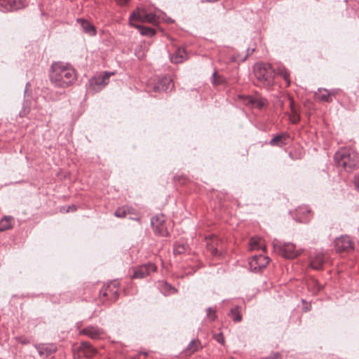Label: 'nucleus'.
Masks as SVG:
<instances>
[{"mask_svg": "<svg viewBox=\"0 0 359 359\" xmlns=\"http://www.w3.org/2000/svg\"><path fill=\"white\" fill-rule=\"evenodd\" d=\"M29 83H27V85H26V87L27 88V86H29Z\"/></svg>", "mask_w": 359, "mask_h": 359, "instance_id": "obj_43", "label": "nucleus"}, {"mask_svg": "<svg viewBox=\"0 0 359 359\" xmlns=\"http://www.w3.org/2000/svg\"><path fill=\"white\" fill-rule=\"evenodd\" d=\"M70 210H76V207H75L74 205L69 206L68 210H67V211L68 212V211H69Z\"/></svg>", "mask_w": 359, "mask_h": 359, "instance_id": "obj_41", "label": "nucleus"}, {"mask_svg": "<svg viewBox=\"0 0 359 359\" xmlns=\"http://www.w3.org/2000/svg\"><path fill=\"white\" fill-rule=\"evenodd\" d=\"M102 333V330L96 327L88 326L80 331L81 334L88 336L92 339L98 338Z\"/></svg>", "mask_w": 359, "mask_h": 359, "instance_id": "obj_16", "label": "nucleus"}, {"mask_svg": "<svg viewBox=\"0 0 359 359\" xmlns=\"http://www.w3.org/2000/svg\"><path fill=\"white\" fill-rule=\"evenodd\" d=\"M355 188L359 191V174L355 175L353 179Z\"/></svg>", "mask_w": 359, "mask_h": 359, "instance_id": "obj_37", "label": "nucleus"}, {"mask_svg": "<svg viewBox=\"0 0 359 359\" xmlns=\"http://www.w3.org/2000/svg\"><path fill=\"white\" fill-rule=\"evenodd\" d=\"M131 25L138 29L140 34L143 36H152L156 34V31L153 28L136 24H132Z\"/></svg>", "mask_w": 359, "mask_h": 359, "instance_id": "obj_22", "label": "nucleus"}, {"mask_svg": "<svg viewBox=\"0 0 359 359\" xmlns=\"http://www.w3.org/2000/svg\"><path fill=\"white\" fill-rule=\"evenodd\" d=\"M0 6L7 11L18 10L25 6V0H0Z\"/></svg>", "mask_w": 359, "mask_h": 359, "instance_id": "obj_13", "label": "nucleus"}, {"mask_svg": "<svg viewBox=\"0 0 359 359\" xmlns=\"http://www.w3.org/2000/svg\"><path fill=\"white\" fill-rule=\"evenodd\" d=\"M130 212V208L128 207H121L116 209L114 215L119 218L125 217Z\"/></svg>", "mask_w": 359, "mask_h": 359, "instance_id": "obj_27", "label": "nucleus"}, {"mask_svg": "<svg viewBox=\"0 0 359 359\" xmlns=\"http://www.w3.org/2000/svg\"><path fill=\"white\" fill-rule=\"evenodd\" d=\"M266 100L261 97H246V103L251 104L252 106L262 109L266 104Z\"/></svg>", "mask_w": 359, "mask_h": 359, "instance_id": "obj_19", "label": "nucleus"}, {"mask_svg": "<svg viewBox=\"0 0 359 359\" xmlns=\"http://www.w3.org/2000/svg\"><path fill=\"white\" fill-rule=\"evenodd\" d=\"M156 266L152 263H148L138 266L134 271L133 278H143L152 271H155Z\"/></svg>", "mask_w": 359, "mask_h": 359, "instance_id": "obj_11", "label": "nucleus"}, {"mask_svg": "<svg viewBox=\"0 0 359 359\" xmlns=\"http://www.w3.org/2000/svg\"><path fill=\"white\" fill-rule=\"evenodd\" d=\"M289 135L287 133H282L275 135L269 142L271 146L283 147L287 144Z\"/></svg>", "mask_w": 359, "mask_h": 359, "instance_id": "obj_15", "label": "nucleus"}, {"mask_svg": "<svg viewBox=\"0 0 359 359\" xmlns=\"http://www.w3.org/2000/svg\"><path fill=\"white\" fill-rule=\"evenodd\" d=\"M215 250V252H213V254L216 255L217 254V250Z\"/></svg>", "mask_w": 359, "mask_h": 359, "instance_id": "obj_42", "label": "nucleus"}, {"mask_svg": "<svg viewBox=\"0 0 359 359\" xmlns=\"http://www.w3.org/2000/svg\"><path fill=\"white\" fill-rule=\"evenodd\" d=\"M13 218L11 216H5L0 220V231H6L12 228Z\"/></svg>", "mask_w": 359, "mask_h": 359, "instance_id": "obj_23", "label": "nucleus"}, {"mask_svg": "<svg viewBox=\"0 0 359 359\" xmlns=\"http://www.w3.org/2000/svg\"><path fill=\"white\" fill-rule=\"evenodd\" d=\"M187 54L183 48H178L175 52L170 56V60L172 63L178 64L186 60Z\"/></svg>", "mask_w": 359, "mask_h": 359, "instance_id": "obj_18", "label": "nucleus"}, {"mask_svg": "<svg viewBox=\"0 0 359 359\" xmlns=\"http://www.w3.org/2000/svg\"><path fill=\"white\" fill-rule=\"evenodd\" d=\"M269 262V258L263 255H255L249 261L252 271L257 272L265 268Z\"/></svg>", "mask_w": 359, "mask_h": 359, "instance_id": "obj_8", "label": "nucleus"}, {"mask_svg": "<svg viewBox=\"0 0 359 359\" xmlns=\"http://www.w3.org/2000/svg\"><path fill=\"white\" fill-rule=\"evenodd\" d=\"M273 248L280 255L286 259H294L301 254V251L296 248L292 243H284L275 240L273 243Z\"/></svg>", "mask_w": 359, "mask_h": 359, "instance_id": "obj_4", "label": "nucleus"}, {"mask_svg": "<svg viewBox=\"0 0 359 359\" xmlns=\"http://www.w3.org/2000/svg\"><path fill=\"white\" fill-rule=\"evenodd\" d=\"M118 283L116 282L111 283L110 285H107V287H103L102 290H100V295H102L103 297H106L108 295L109 292L115 294L116 297L118 295V290L116 289Z\"/></svg>", "mask_w": 359, "mask_h": 359, "instance_id": "obj_20", "label": "nucleus"}, {"mask_svg": "<svg viewBox=\"0 0 359 359\" xmlns=\"http://www.w3.org/2000/svg\"><path fill=\"white\" fill-rule=\"evenodd\" d=\"M325 262V255L320 251H316L311 254L309 257V266L315 270H320Z\"/></svg>", "mask_w": 359, "mask_h": 359, "instance_id": "obj_9", "label": "nucleus"}, {"mask_svg": "<svg viewBox=\"0 0 359 359\" xmlns=\"http://www.w3.org/2000/svg\"><path fill=\"white\" fill-rule=\"evenodd\" d=\"M254 74L257 81L264 87L269 88L273 85L276 72L271 64H255L254 66Z\"/></svg>", "mask_w": 359, "mask_h": 359, "instance_id": "obj_3", "label": "nucleus"}, {"mask_svg": "<svg viewBox=\"0 0 359 359\" xmlns=\"http://www.w3.org/2000/svg\"><path fill=\"white\" fill-rule=\"evenodd\" d=\"M135 54L139 60H142L144 57V52L142 50V48L141 46H139L138 47L136 48V49L135 50Z\"/></svg>", "mask_w": 359, "mask_h": 359, "instance_id": "obj_30", "label": "nucleus"}, {"mask_svg": "<svg viewBox=\"0 0 359 359\" xmlns=\"http://www.w3.org/2000/svg\"><path fill=\"white\" fill-rule=\"evenodd\" d=\"M213 337L218 343L221 344L224 343V338L222 333L214 334Z\"/></svg>", "mask_w": 359, "mask_h": 359, "instance_id": "obj_32", "label": "nucleus"}, {"mask_svg": "<svg viewBox=\"0 0 359 359\" xmlns=\"http://www.w3.org/2000/svg\"><path fill=\"white\" fill-rule=\"evenodd\" d=\"M297 212L298 215H299L301 213L304 214L305 212L309 213L310 212V209L308 207H306V206L299 207L297 210Z\"/></svg>", "mask_w": 359, "mask_h": 359, "instance_id": "obj_35", "label": "nucleus"}, {"mask_svg": "<svg viewBox=\"0 0 359 359\" xmlns=\"http://www.w3.org/2000/svg\"><path fill=\"white\" fill-rule=\"evenodd\" d=\"M337 91L338 90L336 89H332L330 91H329V94H330V97H332V96L333 95H335L337 93Z\"/></svg>", "mask_w": 359, "mask_h": 359, "instance_id": "obj_39", "label": "nucleus"}, {"mask_svg": "<svg viewBox=\"0 0 359 359\" xmlns=\"http://www.w3.org/2000/svg\"><path fill=\"white\" fill-rule=\"evenodd\" d=\"M50 80L56 87L67 88L72 85L76 79L74 69L67 64L62 62H54L51 65Z\"/></svg>", "mask_w": 359, "mask_h": 359, "instance_id": "obj_1", "label": "nucleus"}, {"mask_svg": "<svg viewBox=\"0 0 359 359\" xmlns=\"http://www.w3.org/2000/svg\"><path fill=\"white\" fill-rule=\"evenodd\" d=\"M297 220L298 222H307V220H308V219H306V218H302V217H297Z\"/></svg>", "mask_w": 359, "mask_h": 359, "instance_id": "obj_40", "label": "nucleus"}, {"mask_svg": "<svg viewBox=\"0 0 359 359\" xmlns=\"http://www.w3.org/2000/svg\"><path fill=\"white\" fill-rule=\"evenodd\" d=\"M113 74L114 72H104L93 76L89 81L90 87L95 91L101 90L108 83L109 77Z\"/></svg>", "mask_w": 359, "mask_h": 359, "instance_id": "obj_6", "label": "nucleus"}, {"mask_svg": "<svg viewBox=\"0 0 359 359\" xmlns=\"http://www.w3.org/2000/svg\"><path fill=\"white\" fill-rule=\"evenodd\" d=\"M207 312V318L210 321H214L217 318L216 310L212 307H208L206 309Z\"/></svg>", "mask_w": 359, "mask_h": 359, "instance_id": "obj_28", "label": "nucleus"}, {"mask_svg": "<svg viewBox=\"0 0 359 359\" xmlns=\"http://www.w3.org/2000/svg\"><path fill=\"white\" fill-rule=\"evenodd\" d=\"M134 20L151 24H156L158 22L156 15L154 13H147L144 8H137L130 15L129 18L130 24H135Z\"/></svg>", "mask_w": 359, "mask_h": 359, "instance_id": "obj_5", "label": "nucleus"}, {"mask_svg": "<svg viewBox=\"0 0 359 359\" xmlns=\"http://www.w3.org/2000/svg\"><path fill=\"white\" fill-rule=\"evenodd\" d=\"M174 87L172 80L169 76H164L158 80V83L154 86V90L156 92L171 90Z\"/></svg>", "mask_w": 359, "mask_h": 359, "instance_id": "obj_12", "label": "nucleus"}, {"mask_svg": "<svg viewBox=\"0 0 359 359\" xmlns=\"http://www.w3.org/2000/svg\"><path fill=\"white\" fill-rule=\"evenodd\" d=\"M187 245L179 241L176 242L174 245L173 252L174 255H182L187 250Z\"/></svg>", "mask_w": 359, "mask_h": 359, "instance_id": "obj_26", "label": "nucleus"}, {"mask_svg": "<svg viewBox=\"0 0 359 359\" xmlns=\"http://www.w3.org/2000/svg\"><path fill=\"white\" fill-rule=\"evenodd\" d=\"M211 81L213 85H219L222 83V82L224 81V79L222 76H218L217 74V72L215 71L212 76Z\"/></svg>", "mask_w": 359, "mask_h": 359, "instance_id": "obj_29", "label": "nucleus"}, {"mask_svg": "<svg viewBox=\"0 0 359 359\" xmlns=\"http://www.w3.org/2000/svg\"><path fill=\"white\" fill-rule=\"evenodd\" d=\"M79 348L87 358L93 357L97 353V350L88 341L81 342Z\"/></svg>", "mask_w": 359, "mask_h": 359, "instance_id": "obj_17", "label": "nucleus"}, {"mask_svg": "<svg viewBox=\"0 0 359 359\" xmlns=\"http://www.w3.org/2000/svg\"><path fill=\"white\" fill-rule=\"evenodd\" d=\"M233 322L239 323L242 320V316L241 314V307L239 306H236L232 308L230 310V313L229 314Z\"/></svg>", "mask_w": 359, "mask_h": 359, "instance_id": "obj_24", "label": "nucleus"}, {"mask_svg": "<svg viewBox=\"0 0 359 359\" xmlns=\"http://www.w3.org/2000/svg\"><path fill=\"white\" fill-rule=\"evenodd\" d=\"M316 96L321 102H331L332 101L330 94H329V90L325 88H318V93H316Z\"/></svg>", "mask_w": 359, "mask_h": 359, "instance_id": "obj_21", "label": "nucleus"}, {"mask_svg": "<svg viewBox=\"0 0 359 359\" xmlns=\"http://www.w3.org/2000/svg\"><path fill=\"white\" fill-rule=\"evenodd\" d=\"M335 165L346 172L353 171L356 166L358 159L355 152L347 149H341L334 156Z\"/></svg>", "mask_w": 359, "mask_h": 359, "instance_id": "obj_2", "label": "nucleus"}, {"mask_svg": "<svg viewBox=\"0 0 359 359\" xmlns=\"http://www.w3.org/2000/svg\"><path fill=\"white\" fill-rule=\"evenodd\" d=\"M77 22L81 25L82 27L83 31L88 34L90 36H93L96 35V29L95 27L90 23L89 21L83 19V18H78Z\"/></svg>", "mask_w": 359, "mask_h": 359, "instance_id": "obj_14", "label": "nucleus"}, {"mask_svg": "<svg viewBox=\"0 0 359 359\" xmlns=\"http://www.w3.org/2000/svg\"><path fill=\"white\" fill-rule=\"evenodd\" d=\"M116 1L117 4H118L119 5H121V6L126 4L127 1H128V0H116Z\"/></svg>", "mask_w": 359, "mask_h": 359, "instance_id": "obj_38", "label": "nucleus"}, {"mask_svg": "<svg viewBox=\"0 0 359 359\" xmlns=\"http://www.w3.org/2000/svg\"><path fill=\"white\" fill-rule=\"evenodd\" d=\"M38 351L40 355H43L45 353L48 355L52 352L50 349L43 348H38Z\"/></svg>", "mask_w": 359, "mask_h": 359, "instance_id": "obj_34", "label": "nucleus"}, {"mask_svg": "<svg viewBox=\"0 0 359 359\" xmlns=\"http://www.w3.org/2000/svg\"><path fill=\"white\" fill-rule=\"evenodd\" d=\"M200 341L196 339H194L188 344L185 352L187 354H192L197 351L200 348Z\"/></svg>", "mask_w": 359, "mask_h": 359, "instance_id": "obj_25", "label": "nucleus"}, {"mask_svg": "<svg viewBox=\"0 0 359 359\" xmlns=\"http://www.w3.org/2000/svg\"><path fill=\"white\" fill-rule=\"evenodd\" d=\"M165 221V216L163 215H157L151 219V224L155 234L161 236H167L168 235Z\"/></svg>", "mask_w": 359, "mask_h": 359, "instance_id": "obj_7", "label": "nucleus"}, {"mask_svg": "<svg viewBox=\"0 0 359 359\" xmlns=\"http://www.w3.org/2000/svg\"><path fill=\"white\" fill-rule=\"evenodd\" d=\"M292 105H293V101L290 100V106L292 109V113L294 114V120L292 121V123H296L299 121V118H298V116L296 117V112H295V110L294 109Z\"/></svg>", "mask_w": 359, "mask_h": 359, "instance_id": "obj_36", "label": "nucleus"}, {"mask_svg": "<svg viewBox=\"0 0 359 359\" xmlns=\"http://www.w3.org/2000/svg\"><path fill=\"white\" fill-rule=\"evenodd\" d=\"M334 248L337 251H348L353 249V244L347 236H342L334 241Z\"/></svg>", "mask_w": 359, "mask_h": 359, "instance_id": "obj_10", "label": "nucleus"}, {"mask_svg": "<svg viewBox=\"0 0 359 359\" xmlns=\"http://www.w3.org/2000/svg\"><path fill=\"white\" fill-rule=\"evenodd\" d=\"M279 74L284 79V80L287 83V85L290 83V74L285 69H280Z\"/></svg>", "mask_w": 359, "mask_h": 359, "instance_id": "obj_31", "label": "nucleus"}, {"mask_svg": "<svg viewBox=\"0 0 359 359\" xmlns=\"http://www.w3.org/2000/svg\"><path fill=\"white\" fill-rule=\"evenodd\" d=\"M259 242L260 241L257 239V238H252L251 240H250V245H251V248L252 249H255V248H259Z\"/></svg>", "mask_w": 359, "mask_h": 359, "instance_id": "obj_33", "label": "nucleus"}, {"mask_svg": "<svg viewBox=\"0 0 359 359\" xmlns=\"http://www.w3.org/2000/svg\"><path fill=\"white\" fill-rule=\"evenodd\" d=\"M22 111H20V116H22Z\"/></svg>", "mask_w": 359, "mask_h": 359, "instance_id": "obj_44", "label": "nucleus"}]
</instances>
